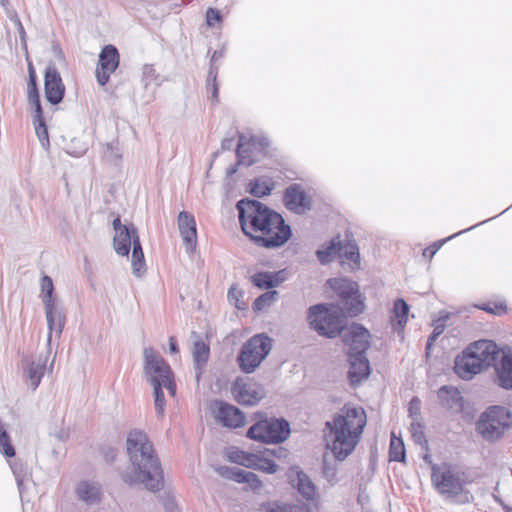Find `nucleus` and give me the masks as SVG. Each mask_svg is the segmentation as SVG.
Instances as JSON below:
<instances>
[{"mask_svg": "<svg viewBox=\"0 0 512 512\" xmlns=\"http://www.w3.org/2000/svg\"><path fill=\"white\" fill-rule=\"evenodd\" d=\"M113 155H114V156H115V158H117V159H118V158H120V154H119V153H114Z\"/></svg>", "mask_w": 512, "mask_h": 512, "instance_id": "nucleus-64", "label": "nucleus"}, {"mask_svg": "<svg viewBox=\"0 0 512 512\" xmlns=\"http://www.w3.org/2000/svg\"><path fill=\"white\" fill-rule=\"evenodd\" d=\"M339 260L342 265L347 266L350 270H356L360 267V254L358 247L353 242L342 243Z\"/></svg>", "mask_w": 512, "mask_h": 512, "instance_id": "nucleus-28", "label": "nucleus"}, {"mask_svg": "<svg viewBox=\"0 0 512 512\" xmlns=\"http://www.w3.org/2000/svg\"><path fill=\"white\" fill-rule=\"evenodd\" d=\"M221 21V15L218 10L209 8L206 14V22L208 26H213L215 23Z\"/></svg>", "mask_w": 512, "mask_h": 512, "instance_id": "nucleus-50", "label": "nucleus"}, {"mask_svg": "<svg viewBox=\"0 0 512 512\" xmlns=\"http://www.w3.org/2000/svg\"><path fill=\"white\" fill-rule=\"evenodd\" d=\"M214 406L215 416L224 426L238 428L244 424L245 417L237 407L224 402H215Z\"/></svg>", "mask_w": 512, "mask_h": 512, "instance_id": "nucleus-21", "label": "nucleus"}, {"mask_svg": "<svg viewBox=\"0 0 512 512\" xmlns=\"http://www.w3.org/2000/svg\"><path fill=\"white\" fill-rule=\"evenodd\" d=\"M476 226H479V223H476L475 227H476ZM473 228H474V226H472V227H470V228H468V229H465V230H463V231H460V232H458V233H456V234H454V235H452V236L448 237V239H451V238H453V237H455V236H457V235H459V234H461V233H463V232L469 231V230H471V229H473Z\"/></svg>", "mask_w": 512, "mask_h": 512, "instance_id": "nucleus-58", "label": "nucleus"}, {"mask_svg": "<svg viewBox=\"0 0 512 512\" xmlns=\"http://www.w3.org/2000/svg\"><path fill=\"white\" fill-rule=\"evenodd\" d=\"M277 295L278 292L276 290L263 293L255 299L253 303V310L259 312L271 306L277 300Z\"/></svg>", "mask_w": 512, "mask_h": 512, "instance_id": "nucleus-40", "label": "nucleus"}, {"mask_svg": "<svg viewBox=\"0 0 512 512\" xmlns=\"http://www.w3.org/2000/svg\"><path fill=\"white\" fill-rule=\"evenodd\" d=\"M217 472L227 479L234 480L238 483H247L253 490H259L263 487L261 480L255 473L245 471L241 468L221 466L217 468Z\"/></svg>", "mask_w": 512, "mask_h": 512, "instance_id": "nucleus-23", "label": "nucleus"}, {"mask_svg": "<svg viewBox=\"0 0 512 512\" xmlns=\"http://www.w3.org/2000/svg\"><path fill=\"white\" fill-rule=\"evenodd\" d=\"M389 458L391 461L403 462L405 460V447L401 438L391 434Z\"/></svg>", "mask_w": 512, "mask_h": 512, "instance_id": "nucleus-37", "label": "nucleus"}, {"mask_svg": "<svg viewBox=\"0 0 512 512\" xmlns=\"http://www.w3.org/2000/svg\"><path fill=\"white\" fill-rule=\"evenodd\" d=\"M79 500L92 506L100 503L102 497V487L98 482L83 480L80 481L75 489Z\"/></svg>", "mask_w": 512, "mask_h": 512, "instance_id": "nucleus-25", "label": "nucleus"}, {"mask_svg": "<svg viewBox=\"0 0 512 512\" xmlns=\"http://www.w3.org/2000/svg\"><path fill=\"white\" fill-rule=\"evenodd\" d=\"M447 240H449V239L447 238V239L442 240L440 242H435L431 246L425 248L423 250V257L428 258L429 260H431L433 258V256L437 253V251L441 248L443 243H445Z\"/></svg>", "mask_w": 512, "mask_h": 512, "instance_id": "nucleus-49", "label": "nucleus"}, {"mask_svg": "<svg viewBox=\"0 0 512 512\" xmlns=\"http://www.w3.org/2000/svg\"><path fill=\"white\" fill-rule=\"evenodd\" d=\"M289 434V423L284 419L277 418L260 420L247 431V437L263 443L284 442Z\"/></svg>", "mask_w": 512, "mask_h": 512, "instance_id": "nucleus-10", "label": "nucleus"}, {"mask_svg": "<svg viewBox=\"0 0 512 512\" xmlns=\"http://www.w3.org/2000/svg\"><path fill=\"white\" fill-rule=\"evenodd\" d=\"M274 188V183L269 178H259L250 182V193L256 197L269 195Z\"/></svg>", "mask_w": 512, "mask_h": 512, "instance_id": "nucleus-36", "label": "nucleus"}, {"mask_svg": "<svg viewBox=\"0 0 512 512\" xmlns=\"http://www.w3.org/2000/svg\"><path fill=\"white\" fill-rule=\"evenodd\" d=\"M49 358L50 348L47 346L45 351L31 356L30 358H26L23 361L25 378L32 390H35L39 386L42 377L47 371Z\"/></svg>", "mask_w": 512, "mask_h": 512, "instance_id": "nucleus-12", "label": "nucleus"}, {"mask_svg": "<svg viewBox=\"0 0 512 512\" xmlns=\"http://www.w3.org/2000/svg\"><path fill=\"white\" fill-rule=\"evenodd\" d=\"M466 349L475 355L476 360L484 369L492 366L499 354L497 345L491 340L475 341Z\"/></svg>", "mask_w": 512, "mask_h": 512, "instance_id": "nucleus-17", "label": "nucleus"}, {"mask_svg": "<svg viewBox=\"0 0 512 512\" xmlns=\"http://www.w3.org/2000/svg\"><path fill=\"white\" fill-rule=\"evenodd\" d=\"M418 403H419V401H418L417 399H412V400H411V403H410V413H411V416H413V417H414V418H413V420H414V419L416 420V416H417V414H418V413L416 412V409H414V406H415L416 404H418Z\"/></svg>", "mask_w": 512, "mask_h": 512, "instance_id": "nucleus-56", "label": "nucleus"}, {"mask_svg": "<svg viewBox=\"0 0 512 512\" xmlns=\"http://www.w3.org/2000/svg\"><path fill=\"white\" fill-rule=\"evenodd\" d=\"M45 95L51 104H58L62 101L65 86L61 76L53 66H48L45 72Z\"/></svg>", "mask_w": 512, "mask_h": 512, "instance_id": "nucleus-20", "label": "nucleus"}, {"mask_svg": "<svg viewBox=\"0 0 512 512\" xmlns=\"http://www.w3.org/2000/svg\"><path fill=\"white\" fill-rule=\"evenodd\" d=\"M308 320L319 335L328 338L336 337L343 329L340 309L335 306L318 304L310 307Z\"/></svg>", "mask_w": 512, "mask_h": 512, "instance_id": "nucleus-7", "label": "nucleus"}, {"mask_svg": "<svg viewBox=\"0 0 512 512\" xmlns=\"http://www.w3.org/2000/svg\"><path fill=\"white\" fill-rule=\"evenodd\" d=\"M53 363H54V359H53V360L51 361V363H50V367H49V370H50V371H51V370H52V368H53Z\"/></svg>", "mask_w": 512, "mask_h": 512, "instance_id": "nucleus-62", "label": "nucleus"}, {"mask_svg": "<svg viewBox=\"0 0 512 512\" xmlns=\"http://www.w3.org/2000/svg\"><path fill=\"white\" fill-rule=\"evenodd\" d=\"M483 309L485 311H487V312H490V313H496L495 310L493 308H490V307H484Z\"/></svg>", "mask_w": 512, "mask_h": 512, "instance_id": "nucleus-59", "label": "nucleus"}, {"mask_svg": "<svg viewBox=\"0 0 512 512\" xmlns=\"http://www.w3.org/2000/svg\"><path fill=\"white\" fill-rule=\"evenodd\" d=\"M217 74V69L213 66H210L206 87L207 93L214 103L218 102V84L216 82Z\"/></svg>", "mask_w": 512, "mask_h": 512, "instance_id": "nucleus-42", "label": "nucleus"}, {"mask_svg": "<svg viewBox=\"0 0 512 512\" xmlns=\"http://www.w3.org/2000/svg\"><path fill=\"white\" fill-rule=\"evenodd\" d=\"M409 306L403 299H398L394 302L391 322L392 325H397L403 328L408 319Z\"/></svg>", "mask_w": 512, "mask_h": 512, "instance_id": "nucleus-35", "label": "nucleus"}, {"mask_svg": "<svg viewBox=\"0 0 512 512\" xmlns=\"http://www.w3.org/2000/svg\"><path fill=\"white\" fill-rule=\"evenodd\" d=\"M232 394L238 403L253 406L264 397L265 391L261 384L251 379H238L232 386Z\"/></svg>", "mask_w": 512, "mask_h": 512, "instance_id": "nucleus-13", "label": "nucleus"}, {"mask_svg": "<svg viewBox=\"0 0 512 512\" xmlns=\"http://www.w3.org/2000/svg\"><path fill=\"white\" fill-rule=\"evenodd\" d=\"M120 57L114 45H106L99 54L98 64H119Z\"/></svg>", "mask_w": 512, "mask_h": 512, "instance_id": "nucleus-41", "label": "nucleus"}, {"mask_svg": "<svg viewBox=\"0 0 512 512\" xmlns=\"http://www.w3.org/2000/svg\"><path fill=\"white\" fill-rule=\"evenodd\" d=\"M443 407L454 413H460L464 408V400L460 391L452 386H442L437 392Z\"/></svg>", "mask_w": 512, "mask_h": 512, "instance_id": "nucleus-26", "label": "nucleus"}, {"mask_svg": "<svg viewBox=\"0 0 512 512\" xmlns=\"http://www.w3.org/2000/svg\"><path fill=\"white\" fill-rule=\"evenodd\" d=\"M33 123H34L36 135H37L42 147L47 149L49 146L48 131H47L46 124L44 122L43 115H42V108L40 105V100H38L37 98L35 99Z\"/></svg>", "mask_w": 512, "mask_h": 512, "instance_id": "nucleus-31", "label": "nucleus"}, {"mask_svg": "<svg viewBox=\"0 0 512 512\" xmlns=\"http://www.w3.org/2000/svg\"><path fill=\"white\" fill-rule=\"evenodd\" d=\"M260 512H311L310 507L303 502H267L260 506Z\"/></svg>", "mask_w": 512, "mask_h": 512, "instance_id": "nucleus-29", "label": "nucleus"}, {"mask_svg": "<svg viewBox=\"0 0 512 512\" xmlns=\"http://www.w3.org/2000/svg\"><path fill=\"white\" fill-rule=\"evenodd\" d=\"M370 334L364 327L353 324L343 334V342L348 347L349 357L366 355L369 347Z\"/></svg>", "mask_w": 512, "mask_h": 512, "instance_id": "nucleus-15", "label": "nucleus"}, {"mask_svg": "<svg viewBox=\"0 0 512 512\" xmlns=\"http://www.w3.org/2000/svg\"><path fill=\"white\" fill-rule=\"evenodd\" d=\"M284 201L286 207L296 214H304L311 207L309 198L301 186L297 184H293L286 189Z\"/></svg>", "mask_w": 512, "mask_h": 512, "instance_id": "nucleus-22", "label": "nucleus"}, {"mask_svg": "<svg viewBox=\"0 0 512 512\" xmlns=\"http://www.w3.org/2000/svg\"><path fill=\"white\" fill-rule=\"evenodd\" d=\"M289 479L291 485L308 501H313L318 498V490L310 477L300 470L298 467H293L289 471Z\"/></svg>", "mask_w": 512, "mask_h": 512, "instance_id": "nucleus-18", "label": "nucleus"}, {"mask_svg": "<svg viewBox=\"0 0 512 512\" xmlns=\"http://www.w3.org/2000/svg\"><path fill=\"white\" fill-rule=\"evenodd\" d=\"M117 67L118 66H98L95 72L98 83L101 86L105 85L108 82L110 75Z\"/></svg>", "mask_w": 512, "mask_h": 512, "instance_id": "nucleus-47", "label": "nucleus"}, {"mask_svg": "<svg viewBox=\"0 0 512 512\" xmlns=\"http://www.w3.org/2000/svg\"><path fill=\"white\" fill-rule=\"evenodd\" d=\"M169 348H170V352L173 354L178 352L177 343H176V340L174 337L169 338Z\"/></svg>", "mask_w": 512, "mask_h": 512, "instance_id": "nucleus-55", "label": "nucleus"}, {"mask_svg": "<svg viewBox=\"0 0 512 512\" xmlns=\"http://www.w3.org/2000/svg\"><path fill=\"white\" fill-rule=\"evenodd\" d=\"M46 320L48 324L49 334L47 338V346L51 344L52 334L55 333L59 337L65 325V315L58 303L44 305Z\"/></svg>", "mask_w": 512, "mask_h": 512, "instance_id": "nucleus-24", "label": "nucleus"}, {"mask_svg": "<svg viewBox=\"0 0 512 512\" xmlns=\"http://www.w3.org/2000/svg\"><path fill=\"white\" fill-rule=\"evenodd\" d=\"M497 372L500 386L512 390V356L504 355L502 357Z\"/></svg>", "mask_w": 512, "mask_h": 512, "instance_id": "nucleus-34", "label": "nucleus"}, {"mask_svg": "<svg viewBox=\"0 0 512 512\" xmlns=\"http://www.w3.org/2000/svg\"><path fill=\"white\" fill-rule=\"evenodd\" d=\"M163 386H153L154 407L158 417H163L165 412V397L162 391Z\"/></svg>", "mask_w": 512, "mask_h": 512, "instance_id": "nucleus-44", "label": "nucleus"}, {"mask_svg": "<svg viewBox=\"0 0 512 512\" xmlns=\"http://www.w3.org/2000/svg\"><path fill=\"white\" fill-rule=\"evenodd\" d=\"M483 369L482 365L476 360L475 355L467 349L455 358V373L463 380H471Z\"/></svg>", "mask_w": 512, "mask_h": 512, "instance_id": "nucleus-19", "label": "nucleus"}, {"mask_svg": "<svg viewBox=\"0 0 512 512\" xmlns=\"http://www.w3.org/2000/svg\"><path fill=\"white\" fill-rule=\"evenodd\" d=\"M250 281L259 289H270L277 287L283 279L280 278V272H259L252 275Z\"/></svg>", "mask_w": 512, "mask_h": 512, "instance_id": "nucleus-32", "label": "nucleus"}, {"mask_svg": "<svg viewBox=\"0 0 512 512\" xmlns=\"http://www.w3.org/2000/svg\"><path fill=\"white\" fill-rule=\"evenodd\" d=\"M144 375L147 382L153 386H163L174 397L176 395V384L173 372L167 362L151 347L145 348Z\"/></svg>", "mask_w": 512, "mask_h": 512, "instance_id": "nucleus-6", "label": "nucleus"}, {"mask_svg": "<svg viewBox=\"0 0 512 512\" xmlns=\"http://www.w3.org/2000/svg\"><path fill=\"white\" fill-rule=\"evenodd\" d=\"M166 512H179L178 507L174 501V499H167V501L164 504Z\"/></svg>", "mask_w": 512, "mask_h": 512, "instance_id": "nucleus-53", "label": "nucleus"}, {"mask_svg": "<svg viewBox=\"0 0 512 512\" xmlns=\"http://www.w3.org/2000/svg\"><path fill=\"white\" fill-rule=\"evenodd\" d=\"M433 332L431 334V336L429 337L428 341H427V345H426V349L429 350L432 346V343L433 341H435V339L440 336L444 330H445V324H444V321L442 320H437L434 324H433Z\"/></svg>", "mask_w": 512, "mask_h": 512, "instance_id": "nucleus-48", "label": "nucleus"}, {"mask_svg": "<svg viewBox=\"0 0 512 512\" xmlns=\"http://www.w3.org/2000/svg\"><path fill=\"white\" fill-rule=\"evenodd\" d=\"M177 224L186 252L193 253L197 245V228L194 216L189 212L181 211L178 214Z\"/></svg>", "mask_w": 512, "mask_h": 512, "instance_id": "nucleus-16", "label": "nucleus"}, {"mask_svg": "<svg viewBox=\"0 0 512 512\" xmlns=\"http://www.w3.org/2000/svg\"><path fill=\"white\" fill-rule=\"evenodd\" d=\"M366 424L367 416L362 407L345 405L331 421L326 422L325 458L330 453L335 460L344 461L355 450ZM323 475L331 483L337 481V470L326 459Z\"/></svg>", "mask_w": 512, "mask_h": 512, "instance_id": "nucleus-1", "label": "nucleus"}, {"mask_svg": "<svg viewBox=\"0 0 512 512\" xmlns=\"http://www.w3.org/2000/svg\"><path fill=\"white\" fill-rule=\"evenodd\" d=\"M16 28H17V31H18L21 43L25 45L26 33H25V30H24V27H23L22 23L17 24Z\"/></svg>", "mask_w": 512, "mask_h": 512, "instance_id": "nucleus-54", "label": "nucleus"}, {"mask_svg": "<svg viewBox=\"0 0 512 512\" xmlns=\"http://www.w3.org/2000/svg\"><path fill=\"white\" fill-rule=\"evenodd\" d=\"M272 349V339L265 334L251 337L242 347L238 357L239 365L245 373H252L268 356Z\"/></svg>", "mask_w": 512, "mask_h": 512, "instance_id": "nucleus-9", "label": "nucleus"}, {"mask_svg": "<svg viewBox=\"0 0 512 512\" xmlns=\"http://www.w3.org/2000/svg\"><path fill=\"white\" fill-rule=\"evenodd\" d=\"M278 451H279V453H281V454H286V450H284V449H282V448H279V450H278Z\"/></svg>", "mask_w": 512, "mask_h": 512, "instance_id": "nucleus-61", "label": "nucleus"}, {"mask_svg": "<svg viewBox=\"0 0 512 512\" xmlns=\"http://www.w3.org/2000/svg\"><path fill=\"white\" fill-rule=\"evenodd\" d=\"M329 284L342 299L349 313L357 315L364 310V304L356 282L346 278L331 279Z\"/></svg>", "mask_w": 512, "mask_h": 512, "instance_id": "nucleus-11", "label": "nucleus"}, {"mask_svg": "<svg viewBox=\"0 0 512 512\" xmlns=\"http://www.w3.org/2000/svg\"><path fill=\"white\" fill-rule=\"evenodd\" d=\"M29 67V84H28V96L31 104L35 107V99L39 100L37 87H36V74L34 70V66Z\"/></svg>", "mask_w": 512, "mask_h": 512, "instance_id": "nucleus-46", "label": "nucleus"}, {"mask_svg": "<svg viewBox=\"0 0 512 512\" xmlns=\"http://www.w3.org/2000/svg\"><path fill=\"white\" fill-rule=\"evenodd\" d=\"M54 57H55V61L56 62H62L64 61V54L60 48V46L58 44H53L52 46V49H51Z\"/></svg>", "mask_w": 512, "mask_h": 512, "instance_id": "nucleus-52", "label": "nucleus"}, {"mask_svg": "<svg viewBox=\"0 0 512 512\" xmlns=\"http://www.w3.org/2000/svg\"><path fill=\"white\" fill-rule=\"evenodd\" d=\"M410 431H411V435H412L414 441L417 444H419L421 446L427 445V440H426V437L424 434L423 425L420 422H417L415 420L412 421V423L410 425Z\"/></svg>", "mask_w": 512, "mask_h": 512, "instance_id": "nucleus-45", "label": "nucleus"}, {"mask_svg": "<svg viewBox=\"0 0 512 512\" xmlns=\"http://www.w3.org/2000/svg\"><path fill=\"white\" fill-rule=\"evenodd\" d=\"M226 456L230 462L252 469L253 466H255V461L257 460V454L246 452L236 447L230 448L227 451Z\"/></svg>", "mask_w": 512, "mask_h": 512, "instance_id": "nucleus-33", "label": "nucleus"}, {"mask_svg": "<svg viewBox=\"0 0 512 512\" xmlns=\"http://www.w3.org/2000/svg\"><path fill=\"white\" fill-rule=\"evenodd\" d=\"M511 426L512 416L508 409L493 406L481 415L477 429L486 440L494 441L502 437Z\"/></svg>", "mask_w": 512, "mask_h": 512, "instance_id": "nucleus-8", "label": "nucleus"}, {"mask_svg": "<svg viewBox=\"0 0 512 512\" xmlns=\"http://www.w3.org/2000/svg\"><path fill=\"white\" fill-rule=\"evenodd\" d=\"M267 146L268 140L265 138L251 137L247 139L244 135H240L237 146L238 163L246 166L252 165Z\"/></svg>", "mask_w": 512, "mask_h": 512, "instance_id": "nucleus-14", "label": "nucleus"}, {"mask_svg": "<svg viewBox=\"0 0 512 512\" xmlns=\"http://www.w3.org/2000/svg\"><path fill=\"white\" fill-rule=\"evenodd\" d=\"M209 346L203 341H195L193 348V357L195 364L198 368H201L206 364L209 358Z\"/></svg>", "mask_w": 512, "mask_h": 512, "instance_id": "nucleus-39", "label": "nucleus"}, {"mask_svg": "<svg viewBox=\"0 0 512 512\" xmlns=\"http://www.w3.org/2000/svg\"><path fill=\"white\" fill-rule=\"evenodd\" d=\"M239 221L245 235L258 246L272 249L283 246L291 237V228L283 217L257 200L237 203Z\"/></svg>", "mask_w": 512, "mask_h": 512, "instance_id": "nucleus-2", "label": "nucleus"}, {"mask_svg": "<svg viewBox=\"0 0 512 512\" xmlns=\"http://www.w3.org/2000/svg\"><path fill=\"white\" fill-rule=\"evenodd\" d=\"M0 6L5 10L11 7L9 0H0Z\"/></svg>", "mask_w": 512, "mask_h": 512, "instance_id": "nucleus-57", "label": "nucleus"}, {"mask_svg": "<svg viewBox=\"0 0 512 512\" xmlns=\"http://www.w3.org/2000/svg\"><path fill=\"white\" fill-rule=\"evenodd\" d=\"M349 363L348 376L352 385L359 384L362 380L368 378L370 366L366 355L349 357Z\"/></svg>", "mask_w": 512, "mask_h": 512, "instance_id": "nucleus-27", "label": "nucleus"}, {"mask_svg": "<svg viewBox=\"0 0 512 512\" xmlns=\"http://www.w3.org/2000/svg\"><path fill=\"white\" fill-rule=\"evenodd\" d=\"M431 482L440 495L456 504H467L474 500L472 493L464 488L459 473L446 463L431 466Z\"/></svg>", "mask_w": 512, "mask_h": 512, "instance_id": "nucleus-4", "label": "nucleus"}, {"mask_svg": "<svg viewBox=\"0 0 512 512\" xmlns=\"http://www.w3.org/2000/svg\"><path fill=\"white\" fill-rule=\"evenodd\" d=\"M107 148H108V150H111V151H112V150H113V146H112V144H109V145L107 146Z\"/></svg>", "mask_w": 512, "mask_h": 512, "instance_id": "nucleus-63", "label": "nucleus"}, {"mask_svg": "<svg viewBox=\"0 0 512 512\" xmlns=\"http://www.w3.org/2000/svg\"><path fill=\"white\" fill-rule=\"evenodd\" d=\"M115 235L113 246L118 255L128 256L132 247L131 267L136 277H141L146 271L144 253L138 233L133 225L121 223L119 217L113 220Z\"/></svg>", "mask_w": 512, "mask_h": 512, "instance_id": "nucleus-5", "label": "nucleus"}, {"mask_svg": "<svg viewBox=\"0 0 512 512\" xmlns=\"http://www.w3.org/2000/svg\"><path fill=\"white\" fill-rule=\"evenodd\" d=\"M342 241L340 237L333 238L330 242L324 244L319 250H317V258L322 264H328L334 259H339V253H341Z\"/></svg>", "mask_w": 512, "mask_h": 512, "instance_id": "nucleus-30", "label": "nucleus"}, {"mask_svg": "<svg viewBox=\"0 0 512 512\" xmlns=\"http://www.w3.org/2000/svg\"><path fill=\"white\" fill-rule=\"evenodd\" d=\"M278 465L269 459L263 458L257 454V460L253 469L260 470L268 474H274L278 471Z\"/></svg>", "mask_w": 512, "mask_h": 512, "instance_id": "nucleus-43", "label": "nucleus"}, {"mask_svg": "<svg viewBox=\"0 0 512 512\" xmlns=\"http://www.w3.org/2000/svg\"><path fill=\"white\" fill-rule=\"evenodd\" d=\"M40 287L41 297L44 305L58 303L57 298L53 295L54 285L52 279L49 276L44 275L41 278Z\"/></svg>", "mask_w": 512, "mask_h": 512, "instance_id": "nucleus-38", "label": "nucleus"}, {"mask_svg": "<svg viewBox=\"0 0 512 512\" xmlns=\"http://www.w3.org/2000/svg\"><path fill=\"white\" fill-rule=\"evenodd\" d=\"M4 12H5L6 16L8 17V19L15 24V26L17 24L21 23L17 11L12 6L10 8H8L7 10H5Z\"/></svg>", "mask_w": 512, "mask_h": 512, "instance_id": "nucleus-51", "label": "nucleus"}, {"mask_svg": "<svg viewBox=\"0 0 512 512\" xmlns=\"http://www.w3.org/2000/svg\"><path fill=\"white\" fill-rule=\"evenodd\" d=\"M228 142H229L228 140H224V141L222 142V146H223V148L228 147Z\"/></svg>", "mask_w": 512, "mask_h": 512, "instance_id": "nucleus-60", "label": "nucleus"}, {"mask_svg": "<svg viewBox=\"0 0 512 512\" xmlns=\"http://www.w3.org/2000/svg\"><path fill=\"white\" fill-rule=\"evenodd\" d=\"M126 447L130 466L121 472V479L129 485L142 484L150 491H159L163 487V472L147 435L138 429L131 430Z\"/></svg>", "mask_w": 512, "mask_h": 512, "instance_id": "nucleus-3", "label": "nucleus"}]
</instances>
